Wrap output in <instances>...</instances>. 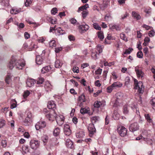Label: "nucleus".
Wrapping results in <instances>:
<instances>
[{
	"mask_svg": "<svg viewBox=\"0 0 155 155\" xmlns=\"http://www.w3.org/2000/svg\"><path fill=\"white\" fill-rule=\"evenodd\" d=\"M142 27L145 28L147 30H149L151 28V27L145 24L143 25H142Z\"/></svg>",
	"mask_w": 155,
	"mask_h": 155,
	"instance_id": "338daca9",
	"label": "nucleus"
},
{
	"mask_svg": "<svg viewBox=\"0 0 155 155\" xmlns=\"http://www.w3.org/2000/svg\"><path fill=\"white\" fill-rule=\"evenodd\" d=\"M145 117L146 119L147 120V121L148 122H152V120L150 118V117L149 114H145Z\"/></svg>",
	"mask_w": 155,
	"mask_h": 155,
	"instance_id": "58836bf2",
	"label": "nucleus"
},
{
	"mask_svg": "<svg viewBox=\"0 0 155 155\" xmlns=\"http://www.w3.org/2000/svg\"><path fill=\"white\" fill-rule=\"evenodd\" d=\"M122 85L123 84L118 81L114 82L112 84V86L114 87H121Z\"/></svg>",
	"mask_w": 155,
	"mask_h": 155,
	"instance_id": "a878e982",
	"label": "nucleus"
},
{
	"mask_svg": "<svg viewBox=\"0 0 155 155\" xmlns=\"http://www.w3.org/2000/svg\"><path fill=\"white\" fill-rule=\"evenodd\" d=\"M5 124V121L3 120H0V128L3 127Z\"/></svg>",
	"mask_w": 155,
	"mask_h": 155,
	"instance_id": "5fc2aeb1",
	"label": "nucleus"
},
{
	"mask_svg": "<svg viewBox=\"0 0 155 155\" xmlns=\"http://www.w3.org/2000/svg\"><path fill=\"white\" fill-rule=\"evenodd\" d=\"M79 28L80 32L84 33L89 29V26L86 24L81 25H79Z\"/></svg>",
	"mask_w": 155,
	"mask_h": 155,
	"instance_id": "ddd939ff",
	"label": "nucleus"
},
{
	"mask_svg": "<svg viewBox=\"0 0 155 155\" xmlns=\"http://www.w3.org/2000/svg\"><path fill=\"white\" fill-rule=\"evenodd\" d=\"M12 76L11 74H8L7 75L6 77L5 81L6 83L7 84H9L11 82L12 80Z\"/></svg>",
	"mask_w": 155,
	"mask_h": 155,
	"instance_id": "bb28decb",
	"label": "nucleus"
},
{
	"mask_svg": "<svg viewBox=\"0 0 155 155\" xmlns=\"http://www.w3.org/2000/svg\"><path fill=\"white\" fill-rule=\"evenodd\" d=\"M66 142V145L68 148L71 149L73 148V143L70 139H67Z\"/></svg>",
	"mask_w": 155,
	"mask_h": 155,
	"instance_id": "2eb2a0df",
	"label": "nucleus"
},
{
	"mask_svg": "<svg viewBox=\"0 0 155 155\" xmlns=\"http://www.w3.org/2000/svg\"><path fill=\"white\" fill-rule=\"evenodd\" d=\"M97 49L99 53H100L102 52V49L103 48L104 46L103 45H98L97 46Z\"/></svg>",
	"mask_w": 155,
	"mask_h": 155,
	"instance_id": "ea45409f",
	"label": "nucleus"
},
{
	"mask_svg": "<svg viewBox=\"0 0 155 155\" xmlns=\"http://www.w3.org/2000/svg\"><path fill=\"white\" fill-rule=\"evenodd\" d=\"M101 104V103L100 101H97L94 103V107H95L99 108L100 107V105Z\"/></svg>",
	"mask_w": 155,
	"mask_h": 155,
	"instance_id": "8fccbe9b",
	"label": "nucleus"
},
{
	"mask_svg": "<svg viewBox=\"0 0 155 155\" xmlns=\"http://www.w3.org/2000/svg\"><path fill=\"white\" fill-rule=\"evenodd\" d=\"M30 94V92L28 91H25L23 94V97L24 98H25L28 97V96Z\"/></svg>",
	"mask_w": 155,
	"mask_h": 155,
	"instance_id": "09e8293b",
	"label": "nucleus"
},
{
	"mask_svg": "<svg viewBox=\"0 0 155 155\" xmlns=\"http://www.w3.org/2000/svg\"><path fill=\"white\" fill-rule=\"evenodd\" d=\"M143 54L142 51L138 52L137 54V57L139 58H143Z\"/></svg>",
	"mask_w": 155,
	"mask_h": 155,
	"instance_id": "e2e57ef3",
	"label": "nucleus"
},
{
	"mask_svg": "<svg viewBox=\"0 0 155 155\" xmlns=\"http://www.w3.org/2000/svg\"><path fill=\"white\" fill-rule=\"evenodd\" d=\"M135 70L137 77L138 78H141L143 77L144 74L143 72L141 70L139 69V67L137 66L135 67Z\"/></svg>",
	"mask_w": 155,
	"mask_h": 155,
	"instance_id": "f8f14e48",
	"label": "nucleus"
},
{
	"mask_svg": "<svg viewBox=\"0 0 155 155\" xmlns=\"http://www.w3.org/2000/svg\"><path fill=\"white\" fill-rule=\"evenodd\" d=\"M131 107L130 106L125 105L124 106L123 108V112L124 114H128L129 111V108Z\"/></svg>",
	"mask_w": 155,
	"mask_h": 155,
	"instance_id": "4be33fe9",
	"label": "nucleus"
},
{
	"mask_svg": "<svg viewBox=\"0 0 155 155\" xmlns=\"http://www.w3.org/2000/svg\"><path fill=\"white\" fill-rule=\"evenodd\" d=\"M89 110L88 108H86L82 107L80 110V112L82 114H84L88 113Z\"/></svg>",
	"mask_w": 155,
	"mask_h": 155,
	"instance_id": "7c9ffc66",
	"label": "nucleus"
},
{
	"mask_svg": "<svg viewBox=\"0 0 155 155\" xmlns=\"http://www.w3.org/2000/svg\"><path fill=\"white\" fill-rule=\"evenodd\" d=\"M44 81V79L43 78H39L37 81V84H42Z\"/></svg>",
	"mask_w": 155,
	"mask_h": 155,
	"instance_id": "e433bc0d",
	"label": "nucleus"
},
{
	"mask_svg": "<svg viewBox=\"0 0 155 155\" xmlns=\"http://www.w3.org/2000/svg\"><path fill=\"white\" fill-rule=\"evenodd\" d=\"M131 107L132 109L134 111L136 112L137 114L138 115L139 114V112L138 110V109L134 105H133V106H131Z\"/></svg>",
	"mask_w": 155,
	"mask_h": 155,
	"instance_id": "79ce46f5",
	"label": "nucleus"
},
{
	"mask_svg": "<svg viewBox=\"0 0 155 155\" xmlns=\"http://www.w3.org/2000/svg\"><path fill=\"white\" fill-rule=\"evenodd\" d=\"M49 47L52 48L56 46V41L54 40L51 41L49 42Z\"/></svg>",
	"mask_w": 155,
	"mask_h": 155,
	"instance_id": "72a5a7b5",
	"label": "nucleus"
},
{
	"mask_svg": "<svg viewBox=\"0 0 155 155\" xmlns=\"http://www.w3.org/2000/svg\"><path fill=\"white\" fill-rule=\"evenodd\" d=\"M120 37L124 41H127V38L125 36V35L124 33H121L120 34Z\"/></svg>",
	"mask_w": 155,
	"mask_h": 155,
	"instance_id": "49530a36",
	"label": "nucleus"
},
{
	"mask_svg": "<svg viewBox=\"0 0 155 155\" xmlns=\"http://www.w3.org/2000/svg\"><path fill=\"white\" fill-rule=\"evenodd\" d=\"M91 120L93 124L95 123L99 120L100 117L98 116H94L91 118Z\"/></svg>",
	"mask_w": 155,
	"mask_h": 155,
	"instance_id": "cd10ccee",
	"label": "nucleus"
},
{
	"mask_svg": "<svg viewBox=\"0 0 155 155\" xmlns=\"http://www.w3.org/2000/svg\"><path fill=\"white\" fill-rule=\"evenodd\" d=\"M46 117L51 121L54 120L57 116V114L54 110L48 111L45 115Z\"/></svg>",
	"mask_w": 155,
	"mask_h": 155,
	"instance_id": "7ed1b4c3",
	"label": "nucleus"
},
{
	"mask_svg": "<svg viewBox=\"0 0 155 155\" xmlns=\"http://www.w3.org/2000/svg\"><path fill=\"white\" fill-rule=\"evenodd\" d=\"M102 69L99 68L97 70L95 71V73L96 74H101V73Z\"/></svg>",
	"mask_w": 155,
	"mask_h": 155,
	"instance_id": "bf43d9fd",
	"label": "nucleus"
},
{
	"mask_svg": "<svg viewBox=\"0 0 155 155\" xmlns=\"http://www.w3.org/2000/svg\"><path fill=\"white\" fill-rule=\"evenodd\" d=\"M51 69V68L50 66H47L43 67L41 70V72L43 74H44L48 72Z\"/></svg>",
	"mask_w": 155,
	"mask_h": 155,
	"instance_id": "5701e85b",
	"label": "nucleus"
},
{
	"mask_svg": "<svg viewBox=\"0 0 155 155\" xmlns=\"http://www.w3.org/2000/svg\"><path fill=\"white\" fill-rule=\"evenodd\" d=\"M22 150L25 153H26L29 151V148L28 146L27 145H24L22 147Z\"/></svg>",
	"mask_w": 155,
	"mask_h": 155,
	"instance_id": "473e14b6",
	"label": "nucleus"
},
{
	"mask_svg": "<svg viewBox=\"0 0 155 155\" xmlns=\"http://www.w3.org/2000/svg\"><path fill=\"white\" fill-rule=\"evenodd\" d=\"M44 87L46 91H51L53 87L48 81H46L45 82Z\"/></svg>",
	"mask_w": 155,
	"mask_h": 155,
	"instance_id": "4468645a",
	"label": "nucleus"
},
{
	"mask_svg": "<svg viewBox=\"0 0 155 155\" xmlns=\"http://www.w3.org/2000/svg\"><path fill=\"white\" fill-rule=\"evenodd\" d=\"M132 16L137 20H139L141 18V16L140 14L135 11L132 12Z\"/></svg>",
	"mask_w": 155,
	"mask_h": 155,
	"instance_id": "a211bd4d",
	"label": "nucleus"
},
{
	"mask_svg": "<svg viewBox=\"0 0 155 155\" xmlns=\"http://www.w3.org/2000/svg\"><path fill=\"white\" fill-rule=\"evenodd\" d=\"M32 0H26L25 3V5L26 7L29 6L31 4L32 2Z\"/></svg>",
	"mask_w": 155,
	"mask_h": 155,
	"instance_id": "de8ad7c7",
	"label": "nucleus"
},
{
	"mask_svg": "<svg viewBox=\"0 0 155 155\" xmlns=\"http://www.w3.org/2000/svg\"><path fill=\"white\" fill-rule=\"evenodd\" d=\"M112 18V17L110 14H107L105 17L104 19L106 21H108Z\"/></svg>",
	"mask_w": 155,
	"mask_h": 155,
	"instance_id": "c03bdc74",
	"label": "nucleus"
},
{
	"mask_svg": "<svg viewBox=\"0 0 155 155\" xmlns=\"http://www.w3.org/2000/svg\"><path fill=\"white\" fill-rule=\"evenodd\" d=\"M21 11V9L20 8L19 9H12L10 11V12L11 14H16Z\"/></svg>",
	"mask_w": 155,
	"mask_h": 155,
	"instance_id": "393cba45",
	"label": "nucleus"
},
{
	"mask_svg": "<svg viewBox=\"0 0 155 155\" xmlns=\"http://www.w3.org/2000/svg\"><path fill=\"white\" fill-rule=\"evenodd\" d=\"M114 64V62L108 63L107 62H106L104 63V66H110L111 65Z\"/></svg>",
	"mask_w": 155,
	"mask_h": 155,
	"instance_id": "052dcab7",
	"label": "nucleus"
},
{
	"mask_svg": "<svg viewBox=\"0 0 155 155\" xmlns=\"http://www.w3.org/2000/svg\"><path fill=\"white\" fill-rule=\"evenodd\" d=\"M89 7L88 5V4H86L85 5L80 7L79 8L78 12H79L80 11H83V10H86L87 8Z\"/></svg>",
	"mask_w": 155,
	"mask_h": 155,
	"instance_id": "2f4dec72",
	"label": "nucleus"
},
{
	"mask_svg": "<svg viewBox=\"0 0 155 155\" xmlns=\"http://www.w3.org/2000/svg\"><path fill=\"white\" fill-rule=\"evenodd\" d=\"M2 145L4 147H5L6 146L7 142L6 140H2Z\"/></svg>",
	"mask_w": 155,
	"mask_h": 155,
	"instance_id": "0e129e2a",
	"label": "nucleus"
},
{
	"mask_svg": "<svg viewBox=\"0 0 155 155\" xmlns=\"http://www.w3.org/2000/svg\"><path fill=\"white\" fill-rule=\"evenodd\" d=\"M60 132V129L59 127L56 128L53 131V134L55 137L59 135Z\"/></svg>",
	"mask_w": 155,
	"mask_h": 155,
	"instance_id": "b1692460",
	"label": "nucleus"
},
{
	"mask_svg": "<svg viewBox=\"0 0 155 155\" xmlns=\"http://www.w3.org/2000/svg\"><path fill=\"white\" fill-rule=\"evenodd\" d=\"M26 84L28 87H31L33 86L34 84V81L32 79L28 80L26 82Z\"/></svg>",
	"mask_w": 155,
	"mask_h": 155,
	"instance_id": "c85d7f7f",
	"label": "nucleus"
},
{
	"mask_svg": "<svg viewBox=\"0 0 155 155\" xmlns=\"http://www.w3.org/2000/svg\"><path fill=\"white\" fill-rule=\"evenodd\" d=\"M129 15V14L127 12H126L125 13L121 16V19L123 20L126 18Z\"/></svg>",
	"mask_w": 155,
	"mask_h": 155,
	"instance_id": "69168bd1",
	"label": "nucleus"
},
{
	"mask_svg": "<svg viewBox=\"0 0 155 155\" xmlns=\"http://www.w3.org/2000/svg\"><path fill=\"white\" fill-rule=\"evenodd\" d=\"M32 114L30 112H28L27 114V117L24 121L25 125H29L31 124L32 121Z\"/></svg>",
	"mask_w": 155,
	"mask_h": 155,
	"instance_id": "20e7f679",
	"label": "nucleus"
},
{
	"mask_svg": "<svg viewBox=\"0 0 155 155\" xmlns=\"http://www.w3.org/2000/svg\"><path fill=\"white\" fill-rule=\"evenodd\" d=\"M56 105L53 101H49L47 105L49 109H54Z\"/></svg>",
	"mask_w": 155,
	"mask_h": 155,
	"instance_id": "f3484780",
	"label": "nucleus"
},
{
	"mask_svg": "<svg viewBox=\"0 0 155 155\" xmlns=\"http://www.w3.org/2000/svg\"><path fill=\"white\" fill-rule=\"evenodd\" d=\"M129 129L130 131L134 132L138 130L139 129V126L137 123L131 124L129 126Z\"/></svg>",
	"mask_w": 155,
	"mask_h": 155,
	"instance_id": "1a4fd4ad",
	"label": "nucleus"
},
{
	"mask_svg": "<svg viewBox=\"0 0 155 155\" xmlns=\"http://www.w3.org/2000/svg\"><path fill=\"white\" fill-rule=\"evenodd\" d=\"M25 64L23 61L22 60H17L14 57H12V59L9 62L8 67L10 69H12L14 67L19 70L22 69L24 67Z\"/></svg>",
	"mask_w": 155,
	"mask_h": 155,
	"instance_id": "f257e3e1",
	"label": "nucleus"
},
{
	"mask_svg": "<svg viewBox=\"0 0 155 155\" xmlns=\"http://www.w3.org/2000/svg\"><path fill=\"white\" fill-rule=\"evenodd\" d=\"M155 35V32L153 30L150 31L149 35L150 37H153Z\"/></svg>",
	"mask_w": 155,
	"mask_h": 155,
	"instance_id": "680f3d73",
	"label": "nucleus"
},
{
	"mask_svg": "<svg viewBox=\"0 0 155 155\" xmlns=\"http://www.w3.org/2000/svg\"><path fill=\"white\" fill-rule=\"evenodd\" d=\"M58 10L56 8H53L51 10V12L52 14L54 15L57 12Z\"/></svg>",
	"mask_w": 155,
	"mask_h": 155,
	"instance_id": "13d9d810",
	"label": "nucleus"
},
{
	"mask_svg": "<svg viewBox=\"0 0 155 155\" xmlns=\"http://www.w3.org/2000/svg\"><path fill=\"white\" fill-rule=\"evenodd\" d=\"M130 78L129 77H127L125 79V85H128L130 81Z\"/></svg>",
	"mask_w": 155,
	"mask_h": 155,
	"instance_id": "603ef678",
	"label": "nucleus"
},
{
	"mask_svg": "<svg viewBox=\"0 0 155 155\" xmlns=\"http://www.w3.org/2000/svg\"><path fill=\"white\" fill-rule=\"evenodd\" d=\"M88 129L90 134L93 135L96 132V129L95 128L94 124L93 123L89 124L88 126Z\"/></svg>",
	"mask_w": 155,
	"mask_h": 155,
	"instance_id": "9b49d317",
	"label": "nucleus"
},
{
	"mask_svg": "<svg viewBox=\"0 0 155 155\" xmlns=\"http://www.w3.org/2000/svg\"><path fill=\"white\" fill-rule=\"evenodd\" d=\"M30 144L32 149H36L38 147L39 143L38 140H33L30 141Z\"/></svg>",
	"mask_w": 155,
	"mask_h": 155,
	"instance_id": "6e6552de",
	"label": "nucleus"
},
{
	"mask_svg": "<svg viewBox=\"0 0 155 155\" xmlns=\"http://www.w3.org/2000/svg\"><path fill=\"white\" fill-rule=\"evenodd\" d=\"M133 50V49L132 48H129L126 50L124 52V54H130Z\"/></svg>",
	"mask_w": 155,
	"mask_h": 155,
	"instance_id": "3c124183",
	"label": "nucleus"
},
{
	"mask_svg": "<svg viewBox=\"0 0 155 155\" xmlns=\"http://www.w3.org/2000/svg\"><path fill=\"white\" fill-rule=\"evenodd\" d=\"M120 117V115L117 112H114V113L113 117L114 119L118 120Z\"/></svg>",
	"mask_w": 155,
	"mask_h": 155,
	"instance_id": "a18cd8bd",
	"label": "nucleus"
},
{
	"mask_svg": "<svg viewBox=\"0 0 155 155\" xmlns=\"http://www.w3.org/2000/svg\"><path fill=\"white\" fill-rule=\"evenodd\" d=\"M85 136L84 132L81 130L76 134V136L77 138H83Z\"/></svg>",
	"mask_w": 155,
	"mask_h": 155,
	"instance_id": "6ab92c4d",
	"label": "nucleus"
},
{
	"mask_svg": "<svg viewBox=\"0 0 155 155\" xmlns=\"http://www.w3.org/2000/svg\"><path fill=\"white\" fill-rule=\"evenodd\" d=\"M68 38L71 41H74L75 40V38L72 35H69L68 36Z\"/></svg>",
	"mask_w": 155,
	"mask_h": 155,
	"instance_id": "6e6d98bb",
	"label": "nucleus"
},
{
	"mask_svg": "<svg viewBox=\"0 0 155 155\" xmlns=\"http://www.w3.org/2000/svg\"><path fill=\"white\" fill-rule=\"evenodd\" d=\"M64 117L63 115H59L56 116L55 119L56 120L57 124L60 126L64 124Z\"/></svg>",
	"mask_w": 155,
	"mask_h": 155,
	"instance_id": "39448f33",
	"label": "nucleus"
},
{
	"mask_svg": "<svg viewBox=\"0 0 155 155\" xmlns=\"http://www.w3.org/2000/svg\"><path fill=\"white\" fill-rule=\"evenodd\" d=\"M72 71L74 72L78 73L79 72V68L78 67L74 66L73 68Z\"/></svg>",
	"mask_w": 155,
	"mask_h": 155,
	"instance_id": "4d7b16f0",
	"label": "nucleus"
},
{
	"mask_svg": "<svg viewBox=\"0 0 155 155\" xmlns=\"http://www.w3.org/2000/svg\"><path fill=\"white\" fill-rule=\"evenodd\" d=\"M56 33L58 35H62L64 34L65 31L61 28L59 27L56 29Z\"/></svg>",
	"mask_w": 155,
	"mask_h": 155,
	"instance_id": "c756f323",
	"label": "nucleus"
},
{
	"mask_svg": "<svg viewBox=\"0 0 155 155\" xmlns=\"http://www.w3.org/2000/svg\"><path fill=\"white\" fill-rule=\"evenodd\" d=\"M150 103L152 105L153 109L155 110V98H153L151 100Z\"/></svg>",
	"mask_w": 155,
	"mask_h": 155,
	"instance_id": "37998d69",
	"label": "nucleus"
},
{
	"mask_svg": "<svg viewBox=\"0 0 155 155\" xmlns=\"http://www.w3.org/2000/svg\"><path fill=\"white\" fill-rule=\"evenodd\" d=\"M93 27L96 29L101 30V27L98 24L94 23L93 24Z\"/></svg>",
	"mask_w": 155,
	"mask_h": 155,
	"instance_id": "4c0bfd02",
	"label": "nucleus"
},
{
	"mask_svg": "<svg viewBox=\"0 0 155 155\" xmlns=\"http://www.w3.org/2000/svg\"><path fill=\"white\" fill-rule=\"evenodd\" d=\"M98 55V54L97 52H92L91 56L93 58L96 59L97 58V55Z\"/></svg>",
	"mask_w": 155,
	"mask_h": 155,
	"instance_id": "a19ab883",
	"label": "nucleus"
},
{
	"mask_svg": "<svg viewBox=\"0 0 155 155\" xmlns=\"http://www.w3.org/2000/svg\"><path fill=\"white\" fill-rule=\"evenodd\" d=\"M64 131L65 135H66L69 136L71 134V130L68 124H65L64 125Z\"/></svg>",
	"mask_w": 155,
	"mask_h": 155,
	"instance_id": "9d476101",
	"label": "nucleus"
},
{
	"mask_svg": "<svg viewBox=\"0 0 155 155\" xmlns=\"http://www.w3.org/2000/svg\"><path fill=\"white\" fill-rule=\"evenodd\" d=\"M97 36L101 40H102L104 38L103 33L102 31H100L98 32Z\"/></svg>",
	"mask_w": 155,
	"mask_h": 155,
	"instance_id": "c9c22d12",
	"label": "nucleus"
},
{
	"mask_svg": "<svg viewBox=\"0 0 155 155\" xmlns=\"http://www.w3.org/2000/svg\"><path fill=\"white\" fill-rule=\"evenodd\" d=\"M118 133L121 137H124L127 134L126 129L123 126H121L117 128Z\"/></svg>",
	"mask_w": 155,
	"mask_h": 155,
	"instance_id": "423d86ee",
	"label": "nucleus"
},
{
	"mask_svg": "<svg viewBox=\"0 0 155 155\" xmlns=\"http://www.w3.org/2000/svg\"><path fill=\"white\" fill-rule=\"evenodd\" d=\"M135 86V89H138L137 92L139 94H142L144 91V87L143 86V83L141 81L138 82L136 79L134 80Z\"/></svg>",
	"mask_w": 155,
	"mask_h": 155,
	"instance_id": "f03ea898",
	"label": "nucleus"
},
{
	"mask_svg": "<svg viewBox=\"0 0 155 155\" xmlns=\"http://www.w3.org/2000/svg\"><path fill=\"white\" fill-rule=\"evenodd\" d=\"M46 125V124L45 121L41 120L36 124L35 127L36 130H38L41 128L45 127Z\"/></svg>",
	"mask_w": 155,
	"mask_h": 155,
	"instance_id": "0eeeda50",
	"label": "nucleus"
},
{
	"mask_svg": "<svg viewBox=\"0 0 155 155\" xmlns=\"http://www.w3.org/2000/svg\"><path fill=\"white\" fill-rule=\"evenodd\" d=\"M109 27L112 30L115 29L117 31H119L120 30V28L118 25L110 24L109 25Z\"/></svg>",
	"mask_w": 155,
	"mask_h": 155,
	"instance_id": "aec40b11",
	"label": "nucleus"
},
{
	"mask_svg": "<svg viewBox=\"0 0 155 155\" xmlns=\"http://www.w3.org/2000/svg\"><path fill=\"white\" fill-rule=\"evenodd\" d=\"M44 59L40 55H37L36 56V62L38 64L40 65L43 62Z\"/></svg>",
	"mask_w": 155,
	"mask_h": 155,
	"instance_id": "dca6fc26",
	"label": "nucleus"
},
{
	"mask_svg": "<svg viewBox=\"0 0 155 155\" xmlns=\"http://www.w3.org/2000/svg\"><path fill=\"white\" fill-rule=\"evenodd\" d=\"M105 124L106 125L108 124L109 123V117L108 115H107L106 116V117L105 119Z\"/></svg>",
	"mask_w": 155,
	"mask_h": 155,
	"instance_id": "774afa93",
	"label": "nucleus"
},
{
	"mask_svg": "<svg viewBox=\"0 0 155 155\" xmlns=\"http://www.w3.org/2000/svg\"><path fill=\"white\" fill-rule=\"evenodd\" d=\"M88 12L86 11H83L82 12V17L85 18L88 14Z\"/></svg>",
	"mask_w": 155,
	"mask_h": 155,
	"instance_id": "864d4df0",
	"label": "nucleus"
},
{
	"mask_svg": "<svg viewBox=\"0 0 155 155\" xmlns=\"http://www.w3.org/2000/svg\"><path fill=\"white\" fill-rule=\"evenodd\" d=\"M63 64V63L59 60H56L55 63V67L57 68H61Z\"/></svg>",
	"mask_w": 155,
	"mask_h": 155,
	"instance_id": "412c9836",
	"label": "nucleus"
},
{
	"mask_svg": "<svg viewBox=\"0 0 155 155\" xmlns=\"http://www.w3.org/2000/svg\"><path fill=\"white\" fill-rule=\"evenodd\" d=\"M79 99L80 102H84L86 100L85 97V95L84 93L82 94L81 95L79 96Z\"/></svg>",
	"mask_w": 155,
	"mask_h": 155,
	"instance_id": "f704fd0d",
	"label": "nucleus"
}]
</instances>
